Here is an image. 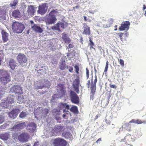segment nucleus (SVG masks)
<instances>
[{"label": "nucleus", "mask_w": 146, "mask_h": 146, "mask_svg": "<svg viewBox=\"0 0 146 146\" xmlns=\"http://www.w3.org/2000/svg\"><path fill=\"white\" fill-rule=\"evenodd\" d=\"M2 102L0 104V110L3 111L1 108H6L9 107V106L11 105L12 103L14 102L13 96L12 95H10L7 98L4 100H2Z\"/></svg>", "instance_id": "f257e3e1"}, {"label": "nucleus", "mask_w": 146, "mask_h": 146, "mask_svg": "<svg viewBox=\"0 0 146 146\" xmlns=\"http://www.w3.org/2000/svg\"><path fill=\"white\" fill-rule=\"evenodd\" d=\"M56 11L54 10H53L50 13L49 16L45 18V22L47 25H49L55 23L57 20L56 18Z\"/></svg>", "instance_id": "f03ea898"}, {"label": "nucleus", "mask_w": 146, "mask_h": 146, "mask_svg": "<svg viewBox=\"0 0 146 146\" xmlns=\"http://www.w3.org/2000/svg\"><path fill=\"white\" fill-rule=\"evenodd\" d=\"M12 28L15 33H20L23 32L25 28V27L24 25L21 23L15 21L13 22Z\"/></svg>", "instance_id": "7ed1b4c3"}, {"label": "nucleus", "mask_w": 146, "mask_h": 146, "mask_svg": "<svg viewBox=\"0 0 146 146\" xmlns=\"http://www.w3.org/2000/svg\"><path fill=\"white\" fill-rule=\"evenodd\" d=\"M0 74L2 76L0 78L1 82L2 84L5 85L9 82L10 80V77L5 70H1Z\"/></svg>", "instance_id": "20e7f679"}, {"label": "nucleus", "mask_w": 146, "mask_h": 146, "mask_svg": "<svg viewBox=\"0 0 146 146\" xmlns=\"http://www.w3.org/2000/svg\"><path fill=\"white\" fill-rule=\"evenodd\" d=\"M27 58L24 54L19 53L17 57V59L22 66H26L27 64Z\"/></svg>", "instance_id": "39448f33"}, {"label": "nucleus", "mask_w": 146, "mask_h": 146, "mask_svg": "<svg viewBox=\"0 0 146 146\" xmlns=\"http://www.w3.org/2000/svg\"><path fill=\"white\" fill-rule=\"evenodd\" d=\"M53 144L54 146H66L67 142L62 139L57 138L54 140Z\"/></svg>", "instance_id": "423d86ee"}, {"label": "nucleus", "mask_w": 146, "mask_h": 146, "mask_svg": "<svg viewBox=\"0 0 146 146\" xmlns=\"http://www.w3.org/2000/svg\"><path fill=\"white\" fill-rule=\"evenodd\" d=\"M70 97L72 103L77 104L79 102V98L74 91H71L70 92Z\"/></svg>", "instance_id": "0eeeda50"}, {"label": "nucleus", "mask_w": 146, "mask_h": 146, "mask_svg": "<svg viewBox=\"0 0 146 146\" xmlns=\"http://www.w3.org/2000/svg\"><path fill=\"white\" fill-rule=\"evenodd\" d=\"M29 135L27 133H23L20 134L18 137L19 141L22 142H26L28 141Z\"/></svg>", "instance_id": "6e6552de"}, {"label": "nucleus", "mask_w": 146, "mask_h": 146, "mask_svg": "<svg viewBox=\"0 0 146 146\" xmlns=\"http://www.w3.org/2000/svg\"><path fill=\"white\" fill-rule=\"evenodd\" d=\"M80 84V78L79 76H77L76 78L73 82V86L75 91L77 93L79 92V86Z\"/></svg>", "instance_id": "1a4fd4ad"}, {"label": "nucleus", "mask_w": 146, "mask_h": 146, "mask_svg": "<svg viewBox=\"0 0 146 146\" xmlns=\"http://www.w3.org/2000/svg\"><path fill=\"white\" fill-rule=\"evenodd\" d=\"M11 92L15 93L17 95L22 93L21 88L19 86H16L12 88L10 90Z\"/></svg>", "instance_id": "9d476101"}, {"label": "nucleus", "mask_w": 146, "mask_h": 146, "mask_svg": "<svg viewBox=\"0 0 146 146\" xmlns=\"http://www.w3.org/2000/svg\"><path fill=\"white\" fill-rule=\"evenodd\" d=\"M47 8L48 7L46 6V4H43L39 6L38 12L41 14H44L46 12Z\"/></svg>", "instance_id": "9b49d317"}, {"label": "nucleus", "mask_w": 146, "mask_h": 146, "mask_svg": "<svg viewBox=\"0 0 146 146\" xmlns=\"http://www.w3.org/2000/svg\"><path fill=\"white\" fill-rule=\"evenodd\" d=\"M36 127V126L35 123L33 122H31L27 125V129L30 132H34L35 130Z\"/></svg>", "instance_id": "f8f14e48"}, {"label": "nucleus", "mask_w": 146, "mask_h": 146, "mask_svg": "<svg viewBox=\"0 0 146 146\" xmlns=\"http://www.w3.org/2000/svg\"><path fill=\"white\" fill-rule=\"evenodd\" d=\"M20 112L19 109H15L9 113V117L12 119L15 118L17 115Z\"/></svg>", "instance_id": "ddd939ff"}, {"label": "nucleus", "mask_w": 146, "mask_h": 146, "mask_svg": "<svg viewBox=\"0 0 146 146\" xmlns=\"http://www.w3.org/2000/svg\"><path fill=\"white\" fill-rule=\"evenodd\" d=\"M130 24L129 21H126L121 24V26L119 27V29L121 31L125 30H128L129 29Z\"/></svg>", "instance_id": "4468645a"}, {"label": "nucleus", "mask_w": 146, "mask_h": 146, "mask_svg": "<svg viewBox=\"0 0 146 146\" xmlns=\"http://www.w3.org/2000/svg\"><path fill=\"white\" fill-rule=\"evenodd\" d=\"M62 38L63 41L66 44H68L71 42V40L67 35L65 33L62 34Z\"/></svg>", "instance_id": "2eb2a0df"}, {"label": "nucleus", "mask_w": 146, "mask_h": 146, "mask_svg": "<svg viewBox=\"0 0 146 146\" xmlns=\"http://www.w3.org/2000/svg\"><path fill=\"white\" fill-rule=\"evenodd\" d=\"M31 27L32 29L36 33H41L43 31L42 29L37 25L34 24L33 25H31Z\"/></svg>", "instance_id": "dca6fc26"}, {"label": "nucleus", "mask_w": 146, "mask_h": 146, "mask_svg": "<svg viewBox=\"0 0 146 146\" xmlns=\"http://www.w3.org/2000/svg\"><path fill=\"white\" fill-rule=\"evenodd\" d=\"M2 40L4 42H7L9 40V36L8 34L4 30H2L1 32Z\"/></svg>", "instance_id": "f3484780"}, {"label": "nucleus", "mask_w": 146, "mask_h": 146, "mask_svg": "<svg viewBox=\"0 0 146 146\" xmlns=\"http://www.w3.org/2000/svg\"><path fill=\"white\" fill-rule=\"evenodd\" d=\"M83 25L84 31L83 32V33L86 35H90V27L85 23L83 24Z\"/></svg>", "instance_id": "a211bd4d"}, {"label": "nucleus", "mask_w": 146, "mask_h": 146, "mask_svg": "<svg viewBox=\"0 0 146 146\" xmlns=\"http://www.w3.org/2000/svg\"><path fill=\"white\" fill-rule=\"evenodd\" d=\"M12 16L14 17L15 18H20L21 17L20 12L18 10H14L12 12Z\"/></svg>", "instance_id": "6ab92c4d"}, {"label": "nucleus", "mask_w": 146, "mask_h": 146, "mask_svg": "<svg viewBox=\"0 0 146 146\" xmlns=\"http://www.w3.org/2000/svg\"><path fill=\"white\" fill-rule=\"evenodd\" d=\"M28 13L29 16H32L35 13L36 11L35 10V7L33 6H29L28 8Z\"/></svg>", "instance_id": "aec40b11"}, {"label": "nucleus", "mask_w": 146, "mask_h": 146, "mask_svg": "<svg viewBox=\"0 0 146 146\" xmlns=\"http://www.w3.org/2000/svg\"><path fill=\"white\" fill-rule=\"evenodd\" d=\"M27 98L26 96H24L21 97L19 96L18 97V103L19 104H21L22 102H25L27 100Z\"/></svg>", "instance_id": "412c9836"}, {"label": "nucleus", "mask_w": 146, "mask_h": 146, "mask_svg": "<svg viewBox=\"0 0 146 146\" xmlns=\"http://www.w3.org/2000/svg\"><path fill=\"white\" fill-rule=\"evenodd\" d=\"M9 64L12 70L14 69L17 66L16 61L13 59H11L10 60Z\"/></svg>", "instance_id": "4be33fe9"}, {"label": "nucleus", "mask_w": 146, "mask_h": 146, "mask_svg": "<svg viewBox=\"0 0 146 146\" xmlns=\"http://www.w3.org/2000/svg\"><path fill=\"white\" fill-rule=\"evenodd\" d=\"M42 83H43L44 85V87H46V91H45V92H47L48 91V90L50 88V82L47 80H43L42 81Z\"/></svg>", "instance_id": "5701e85b"}, {"label": "nucleus", "mask_w": 146, "mask_h": 146, "mask_svg": "<svg viewBox=\"0 0 146 146\" xmlns=\"http://www.w3.org/2000/svg\"><path fill=\"white\" fill-rule=\"evenodd\" d=\"M63 127L60 125H56L54 127V130L56 133H60V132L63 129ZM59 134L60 133H59Z\"/></svg>", "instance_id": "b1692460"}, {"label": "nucleus", "mask_w": 146, "mask_h": 146, "mask_svg": "<svg viewBox=\"0 0 146 146\" xmlns=\"http://www.w3.org/2000/svg\"><path fill=\"white\" fill-rule=\"evenodd\" d=\"M60 69L62 70H64L66 67L67 66L65 63V60L62 59L60 62Z\"/></svg>", "instance_id": "393cba45"}, {"label": "nucleus", "mask_w": 146, "mask_h": 146, "mask_svg": "<svg viewBox=\"0 0 146 146\" xmlns=\"http://www.w3.org/2000/svg\"><path fill=\"white\" fill-rule=\"evenodd\" d=\"M62 135H64L66 139H69L72 138V135L71 133L69 132H67L65 133H63Z\"/></svg>", "instance_id": "a878e982"}, {"label": "nucleus", "mask_w": 146, "mask_h": 146, "mask_svg": "<svg viewBox=\"0 0 146 146\" xmlns=\"http://www.w3.org/2000/svg\"><path fill=\"white\" fill-rule=\"evenodd\" d=\"M17 125L19 130L25 127L26 125V123L25 122L20 123Z\"/></svg>", "instance_id": "bb28decb"}, {"label": "nucleus", "mask_w": 146, "mask_h": 146, "mask_svg": "<svg viewBox=\"0 0 146 146\" xmlns=\"http://www.w3.org/2000/svg\"><path fill=\"white\" fill-rule=\"evenodd\" d=\"M45 68L43 67H40V69H39L38 71V74H43L46 73Z\"/></svg>", "instance_id": "cd10ccee"}, {"label": "nucleus", "mask_w": 146, "mask_h": 146, "mask_svg": "<svg viewBox=\"0 0 146 146\" xmlns=\"http://www.w3.org/2000/svg\"><path fill=\"white\" fill-rule=\"evenodd\" d=\"M10 137L9 134L8 133H6L3 134L1 137L2 139L5 140H8Z\"/></svg>", "instance_id": "c85d7f7f"}, {"label": "nucleus", "mask_w": 146, "mask_h": 146, "mask_svg": "<svg viewBox=\"0 0 146 146\" xmlns=\"http://www.w3.org/2000/svg\"><path fill=\"white\" fill-rule=\"evenodd\" d=\"M18 0H13L10 4V6L11 7H15L17 5L18 2Z\"/></svg>", "instance_id": "c756f323"}, {"label": "nucleus", "mask_w": 146, "mask_h": 146, "mask_svg": "<svg viewBox=\"0 0 146 146\" xmlns=\"http://www.w3.org/2000/svg\"><path fill=\"white\" fill-rule=\"evenodd\" d=\"M91 94H92V95H93L94 94V93L95 92V91L96 89V85H95L91 84Z\"/></svg>", "instance_id": "7c9ffc66"}, {"label": "nucleus", "mask_w": 146, "mask_h": 146, "mask_svg": "<svg viewBox=\"0 0 146 146\" xmlns=\"http://www.w3.org/2000/svg\"><path fill=\"white\" fill-rule=\"evenodd\" d=\"M61 107H63V109L64 108L65 109L68 110L70 109V106L66 103L62 104L60 105Z\"/></svg>", "instance_id": "2f4dec72"}, {"label": "nucleus", "mask_w": 146, "mask_h": 146, "mask_svg": "<svg viewBox=\"0 0 146 146\" xmlns=\"http://www.w3.org/2000/svg\"><path fill=\"white\" fill-rule=\"evenodd\" d=\"M70 111L76 113L78 111V108L76 106H73L70 109Z\"/></svg>", "instance_id": "473e14b6"}, {"label": "nucleus", "mask_w": 146, "mask_h": 146, "mask_svg": "<svg viewBox=\"0 0 146 146\" xmlns=\"http://www.w3.org/2000/svg\"><path fill=\"white\" fill-rule=\"evenodd\" d=\"M35 87L36 89H42L44 87V84L42 83V82H40V85L38 84L36 86H35Z\"/></svg>", "instance_id": "72a5a7b5"}, {"label": "nucleus", "mask_w": 146, "mask_h": 146, "mask_svg": "<svg viewBox=\"0 0 146 146\" xmlns=\"http://www.w3.org/2000/svg\"><path fill=\"white\" fill-rule=\"evenodd\" d=\"M11 131H19V128L17 124H15L13 127L11 129Z\"/></svg>", "instance_id": "f704fd0d"}, {"label": "nucleus", "mask_w": 146, "mask_h": 146, "mask_svg": "<svg viewBox=\"0 0 146 146\" xmlns=\"http://www.w3.org/2000/svg\"><path fill=\"white\" fill-rule=\"evenodd\" d=\"M51 29L53 30L60 31V28L58 23L54 26H52Z\"/></svg>", "instance_id": "c9c22d12"}, {"label": "nucleus", "mask_w": 146, "mask_h": 146, "mask_svg": "<svg viewBox=\"0 0 146 146\" xmlns=\"http://www.w3.org/2000/svg\"><path fill=\"white\" fill-rule=\"evenodd\" d=\"M124 128L127 130H130L131 128V125L128 123H125L123 126Z\"/></svg>", "instance_id": "e433bc0d"}, {"label": "nucleus", "mask_w": 146, "mask_h": 146, "mask_svg": "<svg viewBox=\"0 0 146 146\" xmlns=\"http://www.w3.org/2000/svg\"><path fill=\"white\" fill-rule=\"evenodd\" d=\"M48 112V110L47 109H44L42 110V116L44 117L46 116Z\"/></svg>", "instance_id": "4c0bfd02"}, {"label": "nucleus", "mask_w": 146, "mask_h": 146, "mask_svg": "<svg viewBox=\"0 0 146 146\" xmlns=\"http://www.w3.org/2000/svg\"><path fill=\"white\" fill-rule=\"evenodd\" d=\"M27 114L25 112L22 111L20 114L19 117L21 118H25L26 117Z\"/></svg>", "instance_id": "58836bf2"}, {"label": "nucleus", "mask_w": 146, "mask_h": 146, "mask_svg": "<svg viewBox=\"0 0 146 146\" xmlns=\"http://www.w3.org/2000/svg\"><path fill=\"white\" fill-rule=\"evenodd\" d=\"M60 111L59 108L58 109H54L52 110V112L54 113L53 114L55 115L58 114V113L60 112Z\"/></svg>", "instance_id": "ea45409f"}, {"label": "nucleus", "mask_w": 146, "mask_h": 146, "mask_svg": "<svg viewBox=\"0 0 146 146\" xmlns=\"http://www.w3.org/2000/svg\"><path fill=\"white\" fill-rule=\"evenodd\" d=\"M92 78L91 79V84L92 85H96V84L97 82V76L96 75L95 76V79L94 81V82H93L92 81Z\"/></svg>", "instance_id": "a19ab883"}, {"label": "nucleus", "mask_w": 146, "mask_h": 146, "mask_svg": "<svg viewBox=\"0 0 146 146\" xmlns=\"http://www.w3.org/2000/svg\"><path fill=\"white\" fill-rule=\"evenodd\" d=\"M109 62L108 61H107L106 63V65L105 67V69L104 71V72H106L108 70V67Z\"/></svg>", "instance_id": "79ce46f5"}, {"label": "nucleus", "mask_w": 146, "mask_h": 146, "mask_svg": "<svg viewBox=\"0 0 146 146\" xmlns=\"http://www.w3.org/2000/svg\"><path fill=\"white\" fill-rule=\"evenodd\" d=\"M4 121V118L3 116H0V124L2 123Z\"/></svg>", "instance_id": "37998d69"}, {"label": "nucleus", "mask_w": 146, "mask_h": 146, "mask_svg": "<svg viewBox=\"0 0 146 146\" xmlns=\"http://www.w3.org/2000/svg\"><path fill=\"white\" fill-rule=\"evenodd\" d=\"M86 77L87 79H88L89 78V71L87 68H86Z\"/></svg>", "instance_id": "c03bdc74"}, {"label": "nucleus", "mask_w": 146, "mask_h": 146, "mask_svg": "<svg viewBox=\"0 0 146 146\" xmlns=\"http://www.w3.org/2000/svg\"><path fill=\"white\" fill-rule=\"evenodd\" d=\"M125 139H127L128 141H130L131 140V135H128L125 137Z\"/></svg>", "instance_id": "a18cd8bd"}, {"label": "nucleus", "mask_w": 146, "mask_h": 146, "mask_svg": "<svg viewBox=\"0 0 146 146\" xmlns=\"http://www.w3.org/2000/svg\"><path fill=\"white\" fill-rule=\"evenodd\" d=\"M74 68L75 69V71L76 72L77 74H78V71L79 70L78 66L77 65H75L74 66Z\"/></svg>", "instance_id": "49530a36"}, {"label": "nucleus", "mask_w": 146, "mask_h": 146, "mask_svg": "<svg viewBox=\"0 0 146 146\" xmlns=\"http://www.w3.org/2000/svg\"><path fill=\"white\" fill-rule=\"evenodd\" d=\"M18 136V134L17 133L15 132L14 134L13 135V138L15 139H17V137Z\"/></svg>", "instance_id": "de8ad7c7"}, {"label": "nucleus", "mask_w": 146, "mask_h": 146, "mask_svg": "<svg viewBox=\"0 0 146 146\" xmlns=\"http://www.w3.org/2000/svg\"><path fill=\"white\" fill-rule=\"evenodd\" d=\"M119 61L120 64L122 66H124V62L123 60L122 59H120Z\"/></svg>", "instance_id": "09e8293b"}, {"label": "nucleus", "mask_w": 146, "mask_h": 146, "mask_svg": "<svg viewBox=\"0 0 146 146\" xmlns=\"http://www.w3.org/2000/svg\"><path fill=\"white\" fill-rule=\"evenodd\" d=\"M5 93L4 91L2 90H0V98L3 97Z\"/></svg>", "instance_id": "8fccbe9b"}, {"label": "nucleus", "mask_w": 146, "mask_h": 146, "mask_svg": "<svg viewBox=\"0 0 146 146\" xmlns=\"http://www.w3.org/2000/svg\"><path fill=\"white\" fill-rule=\"evenodd\" d=\"M58 23V24L59 27H60L62 29H63L64 28V24L63 23L61 22Z\"/></svg>", "instance_id": "3c124183"}, {"label": "nucleus", "mask_w": 146, "mask_h": 146, "mask_svg": "<svg viewBox=\"0 0 146 146\" xmlns=\"http://www.w3.org/2000/svg\"><path fill=\"white\" fill-rule=\"evenodd\" d=\"M69 114L68 113H65L63 115V117L64 118H67L68 116H67Z\"/></svg>", "instance_id": "603ef678"}, {"label": "nucleus", "mask_w": 146, "mask_h": 146, "mask_svg": "<svg viewBox=\"0 0 146 146\" xmlns=\"http://www.w3.org/2000/svg\"><path fill=\"white\" fill-rule=\"evenodd\" d=\"M67 68L68 69L69 71L70 72H72L73 70V68L72 67L70 66H67Z\"/></svg>", "instance_id": "864d4df0"}, {"label": "nucleus", "mask_w": 146, "mask_h": 146, "mask_svg": "<svg viewBox=\"0 0 146 146\" xmlns=\"http://www.w3.org/2000/svg\"><path fill=\"white\" fill-rule=\"evenodd\" d=\"M110 87L111 88L116 89L117 88L116 86L115 85L110 84Z\"/></svg>", "instance_id": "5fc2aeb1"}, {"label": "nucleus", "mask_w": 146, "mask_h": 146, "mask_svg": "<svg viewBox=\"0 0 146 146\" xmlns=\"http://www.w3.org/2000/svg\"><path fill=\"white\" fill-rule=\"evenodd\" d=\"M135 123L137 124H140L142 123V121L139 119H137L136 120Z\"/></svg>", "instance_id": "6e6d98bb"}, {"label": "nucleus", "mask_w": 146, "mask_h": 146, "mask_svg": "<svg viewBox=\"0 0 146 146\" xmlns=\"http://www.w3.org/2000/svg\"><path fill=\"white\" fill-rule=\"evenodd\" d=\"M89 38V41L90 42V45H94V42L92 41V40H91L90 38Z\"/></svg>", "instance_id": "4d7b16f0"}, {"label": "nucleus", "mask_w": 146, "mask_h": 146, "mask_svg": "<svg viewBox=\"0 0 146 146\" xmlns=\"http://www.w3.org/2000/svg\"><path fill=\"white\" fill-rule=\"evenodd\" d=\"M3 14V11L0 9V17H2Z\"/></svg>", "instance_id": "13d9d810"}, {"label": "nucleus", "mask_w": 146, "mask_h": 146, "mask_svg": "<svg viewBox=\"0 0 146 146\" xmlns=\"http://www.w3.org/2000/svg\"><path fill=\"white\" fill-rule=\"evenodd\" d=\"M74 45L72 44H70L69 45V46H68V47L70 48H72L74 47Z\"/></svg>", "instance_id": "bf43d9fd"}, {"label": "nucleus", "mask_w": 146, "mask_h": 146, "mask_svg": "<svg viewBox=\"0 0 146 146\" xmlns=\"http://www.w3.org/2000/svg\"><path fill=\"white\" fill-rule=\"evenodd\" d=\"M90 80H88L87 82L86 83V85L88 86V87L89 88L90 86Z\"/></svg>", "instance_id": "052dcab7"}, {"label": "nucleus", "mask_w": 146, "mask_h": 146, "mask_svg": "<svg viewBox=\"0 0 146 146\" xmlns=\"http://www.w3.org/2000/svg\"><path fill=\"white\" fill-rule=\"evenodd\" d=\"M136 122V120L134 119H132L129 122V123H135Z\"/></svg>", "instance_id": "680f3d73"}, {"label": "nucleus", "mask_w": 146, "mask_h": 146, "mask_svg": "<svg viewBox=\"0 0 146 146\" xmlns=\"http://www.w3.org/2000/svg\"><path fill=\"white\" fill-rule=\"evenodd\" d=\"M102 140V139H101V138H100L99 139H98V140L96 141V143H100L99 142V141H101Z\"/></svg>", "instance_id": "e2e57ef3"}, {"label": "nucleus", "mask_w": 146, "mask_h": 146, "mask_svg": "<svg viewBox=\"0 0 146 146\" xmlns=\"http://www.w3.org/2000/svg\"><path fill=\"white\" fill-rule=\"evenodd\" d=\"M61 92H62L63 93H65V91L64 90L63 88H62V89L61 90Z\"/></svg>", "instance_id": "0e129e2a"}, {"label": "nucleus", "mask_w": 146, "mask_h": 146, "mask_svg": "<svg viewBox=\"0 0 146 146\" xmlns=\"http://www.w3.org/2000/svg\"><path fill=\"white\" fill-rule=\"evenodd\" d=\"M63 111L64 112L68 113L69 111L68 110H66V109H64L63 110Z\"/></svg>", "instance_id": "69168bd1"}, {"label": "nucleus", "mask_w": 146, "mask_h": 146, "mask_svg": "<svg viewBox=\"0 0 146 146\" xmlns=\"http://www.w3.org/2000/svg\"><path fill=\"white\" fill-rule=\"evenodd\" d=\"M123 33H121L119 35V37L121 39V37L123 36Z\"/></svg>", "instance_id": "338daca9"}, {"label": "nucleus", "mask_w": 146, "mask_h": 146, "mask_svg": "<svg viewBox=\"0 0 146 146\" xmlns=\"http://www.w3.org/2000/svg\"><path fill=\"white\" fill-rule=\"evenodd\" d=\"M146 9V7L145 5H143V10H144L145 9Z\"/></svg>", "instance_id": "774afa93"}]
</instances>
